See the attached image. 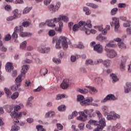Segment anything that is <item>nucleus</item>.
Instances as JSON below:
<instances>
[{"label":"nucleus","instance_id":"34","mask_svg":"<svg viewBox=\"0 0 131 131\" xmlns=\"http://www.w3.org/2000/svg\"><path fill=\"white\" fill-rule=\"evenodd\" d=\"M21 85L20 84H16L15 85H13L11 86V90L13 92H16V91H17L18 89H19V86Z\"/></svg>","mask_w":131,"mask_h":131},{"label":"nucleus","instance_id":"32","mask_svg":"<svg viewBox=\"0 0 131 131\" xmlns=\"http://www.w3.org/2000/svg\"><path fill=\"white\" fill-rule=\"evenodd\" d=\"M19 129H20V126H19L17 124H14V125L12 126L10 131H18Z\"/></svg>","mask_w":131,"mask_h":131},{"label":"nucleus","instance_id":"56","mask_svg":"<svg viewBox=\"0 0 131 131\" xmlns=\"http://www.w3.org/2000/svg\"><path fill=\"white\" fill-rule=\"evenodd\" d=\"M88 123L91 125H97V121L94 120H90Z\"/></svg>","mask_w":131,"mask_h":131},{"label":"nucleus","instance_id":"54","mask_svg":"<svg viewBox=\"0 0 131 131\" xmlns=\"http://www.w3.org/2000/svg\"><path fill=\"white\" fill-rule=\"evenodd\" d=\"M83 99H84V97H83V95H77V101H78V102H80V101H82Z\"/></svg>","mask_w":131,"mask_h":131},{"label":"nucleus","instance_id":"50","mask_svg":"<svg viewBox=\"0 0 131 131\" xmlns=\"http://www.w3.org/2000/svg\"><path fill=\"white\" fill-rule=\"evenodd\" d=\"M95 81H96V82H97L98 83H102V82H103V79L100 77H95Z\"/></svg>","mask_w":131,"mask_h":131},{"label":"nucleus","instance_id":"15","mask_svg":"<svg viewBox=\"0 0 131 131\" xmlns=\"http://www.w3.org/2000/svg\"><path fill=\"white\" fill-rule=\"evenodd\" d=\"M29 69L28 68V66L25 65L22 67L21 71V76L25 77V74L27 72L28 70Z\"/></svg>","mask_w":131,"mask_h":131},{"label":"nucleus","instance_id":"7","mask_svg":"<svg viewBox=\"0 0 131 131\" xmlns=\"http://www.w3.org/2000/svg\"><path fill=\"white\" fill-rule=\"evenodd\" d=\"M120 61V69L121 71H124L125 70V64H126V57L122 56Z\"/></svg>","mask_w":131,"mask_h":131},{"label":"nucleus","instance_id":"55","mask_svg":"<svg viewBox=\"0 0 131 131\" xmlns=\"http://www.w3.org/2000/svg\"><path fill=\"white\" fill-rule=\"evenodd\" d=\"M76 48H78V49H84V46H83V43H82V42H79V44L76 46Z\"/></svg>","mask_w":131,"mask_h":131},{"label":"nucleus","instance_id":"40","mask_svg":"<svg viewBox=\"0 0 131 131\" xmlns=\"http://www.w3.org/2000/svg\"><path fill=\"white\" fill-rule=\"evenodd\" d=\"M121 127V125H120V123H118L116 124V126H113L112 128V131H116L117 129H119Z\"/></svg>","mask_w":131,"mask_h":131},{"label":"nucleus","instance_id":"10","mask_svg":"<svg viewBox=\"0 0 131 131\" xmlns=\"http://www.w3.org/2000/svg\"><path fill=\"white\" fill-rule=\"evenodd\" d=\"M112 20L115 21L114 26L115 32H119V30H118V28H119L120 26L119 25V19L116 17H113Z\"/></svg>","mask_w":131,"mask_h":131},{"label":"nucleus","instance_id":"38","mask_svg":"<svg viewBox=\"0 0 131 131\" xmlns=\"http://www.w3.org/2000/svg\"><path fill=\"white\" fill-rule=\"evenodd\" d=\"M108 48H116V45L108 42L106 44L105 49H108Z\"/></svg>","mask_w":131,"mask_h":131},{"label":"nucleus","instance_id":"13","mask_svg":"<svg viewBox=\"0 0 131 131\" xmlns=\"http://www.w3.org/2000/svg\"><path fill=\"white\" fill-rule=\"evenodd\" d=\"M94 51L97 52L98 54H102L103 53V47L100 44H96L94 46Z\"/></svg>","mask_w":131,"mask_h":131},{"label":"nucleus","instance_id":"30","mask_svg":"<svg viewBox=\"0 0 131 131\" xmlns=\"http://www.w3.org/2000/svg\"><path fill=\"white\" fill-rule=\"evenodd\" d=\"M52 61L53 63L55 64H56L57 65H59V64H61V59L60 58H57L56 57H53L52 58Z\"/></svg>","mask_w":131,"mask_h":131},{"label":"nucleus","instance_id":"1","mask_svg":"<svg viewBox=\"0 0 131 131\" xmlns=\"http://www.w3.org/2000/svg\"><path fill=\"white\" fill-rule=\"evenodd\" d=\"M53 43L56 42L55 47L57 50H60V49H61V46H60L61 42L63 50H67L68 48V42L67 41V37L65 36L60 37L59 39H58L57 37H54L53 38Z\"/></svg>","mask_w":131,"mask_h":131},{"label":"nucleus","instance_id":"46","mask_svg":"<svg viewBox=\"0 0 131 131\" xmlns=\"http://www.w3.org/2000/svg\"><path fill=\"white\" fill-rule=\"evenodd\" d=\"M46 23H48L47 25L49 27H55L56 26V25L55 24H53L52 22L50 21V20H47Z\"/></svg>","mask_w":131,"mask_h":131},{"label":"nucleus","instance_id":"58","mask_svg":"<svg viewBox=\"0 0 131 131\" xmlns=\"http://www.w3.org/2000/svg\"><path fill=\"white\" fill-rule=\"evenodd\" d=\"M96 113L98 117L99 118V120L102 119V113H101V112L99 111H96Z\"/></svg>","mask_w":131,"mask_h":131},{"label":"nucleus","instance_id":"20","mask_svg":"<svg viewBox=\"0 0 131 131\" xmlns=\"http://www.w3.org/2000/svg\"><path fill=\"white\" fill-rule=\"evenodd\" d=\"M84 31H85L86 34H90V33H92L93 34H95V33H97V31L94 29H92L91 30L90 29H88L86 28H84Z\"/></svg>","mask_w":131,"mask_h":131},{"label":"nucleus","instance_id":"60","mask_svg":"<svg viewBox=\"0 0 131 131\" xmlns=\"http://www.w3.org/2000/svg\"><path fill=\"white\" fill-rule=\"evenodd\" d=\"M22 25L24 27H28L30 25V23L29 21H24L22 23Z\"/></svg>","mask_w":131,"mask_h":131},{"label":"nucleus","instance_id":"5","mask_svg":"<svg viewBox=\"0 0 131 131\" xmlns=\"http://www.w3.org/2000/svg\"><path fill=\"white\" fill-rule=\"evenodd\" d=\"M110 100L116 101V100H117V97H115L113 94H108L105 97V98L101 101V103H106L107 101H109Z\"/></svg>","mask_w":131,"mask_h":131},{"label":"nucleus","instance_id":"49","mask_svg":"<svg viewBox=\"0 0 131 131\" xmlns=\"http://www.w3.org/2000/svg\"><path fill=\"white\" fill-rule=\"evenodd\" d=\"M43 127L42 126V125H38L36 126V129L37 130V131H46V129L43 128Z\"/></svg>","mask_w":131,"mask_h":131},{"label":"nucleus","instance_id":"45","mask_svg":"<svg viewBox=\"0 0 131 131\" xmlns=\"http://www.w3.org/2000/svg\"><path fill=\"white\" fill-rule=\"evenodd\" d=\"M91 20H88L86 22L85 21V27H88L89 28H92V24Z\"/></svg>","mask_w":131,"mask_h":131},{"label":"nucleus","instance_id":"3","mask_svg":"<svg viewBox=\"0 0 131 131\" xmlns=\"http://www.w3.org/2000/svg\"><path fill=\"white\" fill-rule=\"evenodd\" d=\"M104 51L106 52L107 57L110 59H113L117 56V52L114 49H110L109 48L104 49Z\"/></svg>","mask_w":131,"mask_h":131},{"label":"nucleus","instance_id":"43","mask_svg":"<svg viewBox=\"0 0 131 131\" xmlns=\"http://www.w3.org/2000/svg\"><path fill=\"white\" fill-rule=\"evenodd\" d=\"M79 29V26L77 24H75L72 27V30L74 32H76V31H78Z\"/></svg>","mask_w":131,"mask_h":131},{"label":"nucleus","instance_id":"8","mask_svg":"<svg viewBox=\"0 0 131 131\" xmlns=\"http://www.w3.org/2000/svg\"><path fill=\"white\" fill-rule=\"evenodd\" d=\"M79 116L77 117V119L80 121H85L88 118V115L84 114V112H79Z\"/></svg>","mask_w":131,"mask_h":131},{"label":"nucleus","instance_id":"52","mask_svg":"<svg viewBox=\"0 0 131 131\" xmlns=\"http://www.w3.org/2000/svg\"><path fill=\"white\" fill-rule=\"evenodd\" d=\"M4 91L7 96H11L12 95V92L9 89L5 88Z\"/></svg>","mask_w":131,"mask_h":131},{"label":"nucleus","instance_id":"17","mask_svg":"<svg viewBox=\"0 0 131 131\" xmlns=\"http://www.w3.org/2000/svg\"><path fill=\"white\" fill-rule=\"evenodd\" d=\"M13 64H12V63L10 62H8L6 64V66L5 67V69L7 71V72H11L12 71V70H13Z\"/></svg>","mask_w":131,"mask_h":131},{"label":"nucleus","instance_id":"41","mask_svg":"<svg viewBox=\"0 0 131 131\" xmlns=\"http://www.w3.org/2000/svg\"><path fill=\"white\" fill-rule=\"evenodd\" d=\"M84 122H82L78 125V127L80 130L82 131L84 129Z\"/></svg>","mask_w":131,"mask_h":131},{"label":"nucleus","instance_id":"57","mask_svg":"<svg viewBox=\"0 0 131 131\" xmlns=\"http://www.w3.org/2000/svg\"><path fill=\"white\" fill-rule=\"evenodd\" d=\"M63 98H65V94H58L56 96V100H60L61 99H63Z\"/></svg>","mask_w":131,"mask_h":131},{"label":"nucleus","instance_id":"44","mask_svg":"<svg viewBox=\"0 0 131 131\" xmlns=\"http://www.w3.org/2000/svg\"><path fill=\"white\" fill-rule=\"evenodd\" d=\"M117 11H118V9L117 8H114L111 11V15L112 16H114L116 15V13H117Z\"/></svg>","mask_w":131,"mask_h":131},{"label":"nucleus","instance_id":"16","mask_svg":"<svg viewBox=\"0 0 131 131\" xmlns=\"http://www.w3.org/2000/svg\"><path fill=\"white\" fill-rule=\"evenodd\" d=\"M84 113L89 115V117H93L94 116V109L84 110Z\"/></svg>","mask_w":131,"mask_h":131},{"label":"nucleus","instance_id":"31","mask_svg":"<svg viewBox=\"0 0 131 131\" xmlns=\"http://www.w3.org/2000/svg\"><path fill=\"white\" fill-rule=\"evenodd\" d=\"M118 46L119 49H121V50H125L126 49V46L123 42L118 43Z\"/></svg>","mask_w":131,"mask_h":131},{"label":"nucleus","instance_id":"35","mask_svg":"<svg viewBox=\"0 0 131 131\" xmlns=\"http://www.w3.org/2000/svg\"><path fill=\"white\" fill-rule=\"evenodd\" d=\"M78 92H79V93H80V94H83L84 95H85V94H88V93H89V90H88V89H78Z\"/></svg>","mask_w":131,"mask_h":131},{"label":"nucleus","instance_id":"21","mask_svg":"<svg viewBox=\"0 0 131 131\" xmlns=\"http://www.w3.org/2000/svg\"><path fill=\"white\" fill-rule=\"evenodd\" d=\"M17 30H18V26H16L14 28V32L11 36L12 38H14V39H16V38H18V34H17Z\"/></svg>","mask_w":131,"mask_h":131},{"label":"nucleus","instance_id":"24","mask_svg":"<svg viewBox=\"0 0 131 131\" xmlns=\"http://www.w3.org/2000/svg\"><path fill=\"white\" fill-rule=\"evenodd\" d=\"M101 110L103 111V112L105 116H106V115H107V116H108V114H109V113H108V106H107L106 105H103L101 107Z\"/></svg>","mask_w":131,"mask_h":131},{"label":"nucleus","instance_id":"59","mask_svg":"<svg viewBox=\"0 0 131 131\" xmlns=\"http://www.w3.org/2000/svg\"><path fill=\"white\" fill-rule=\"evenodd\" d=\"M5 10L6 11H8V12H9L10 11H11L12 10V7H11V5H7L5 6Z\"/></svg>","mask_w":131,"mask_h":131},{"label":"nucleus","instance_id":"2","mask_svg":"<svg viewBox=\"0 0 131 131\" xmlns=\"http://www.w3.org/2000/svg\"><path fill=\"white\" fill-rule=\"evenodd\" d=\"M21 109V106L19 105H15L13 112H11L10 116L12 118H14V122L15 123H19V119L22 117V112L17 113L19 110Z\"/></svg>","mask_w":131,"mask_h":131},{"label":"nucleus","instance_id":"22","mask_svg":"<svg viewBox=\"0 0 131 131\" xmlns=\"http://www.w3.org/2000/svg\"><path fill=\"white\" fill-rule=\"evenodd\" d=\"M25 78V77H23V76L21 75L20 74V75L17 76V77L15 79L16 84H20V83L22 82V79Z\"/></svg>","mask_w":131,"mask_h":131},{"label":"nucleus","instance_id":"51","mask_svg":"<svg viewBox=\"0 0 131 131\" xmlns=\"http://www.w3.org/2000/svg\"><path fill=\"white\" fill-rule=\"evenodd\" d=\"M41 75H46L48 73V70L47 69H42L40 71Z\"/></svg>","mask_w":131,"mask_h":131},{"label":"nucleus","instance_id":"6","mask_svg":"<svg viewBox=\"0 0 131 131\" xmlns=\"http://www.w3.org/2000/svg\"><path fill=\"white\" fill-rule=\"evenodd\" d=\"M96 126L97 127H98V128L103 129V128L106 126V120L105 119V118L100 119L96 124Z\"/></svg>","mask_w":131,"mask_h":131},{"label":"nucleus","instance_id":"48","mask_svg":"<svg viewBox=\"0 0 131 131\" xmlns=\"http://www.w3.org/2000/svg\"><path fill=\"white\" fill-rule=\"evenodd\" d=\"M85 21H80L78 23V26L79 27H81V26H83V30L84 31V28H85Z\"/></svg>","mask_w":131,"mask_h":131},{"label":"nucleus","instance_id":"61","mask_svg":"<svg viewBox=\"0 0 131 131\" xmlns=\"http://www.w3.org/2000/svg\"><path fill=\"white\" fill-rule=\"evenodd\" d=\"M23 27L22 26H20L19 27H17V32H18V33H21V32H23Z\"/></svg>","mask_w":131,"mask_h":131},{"label":"nucleus","instance_id":"26","mask_svg":"<svg viewBox=\"0 0 131 131\" xmlns=\"http://www.w3.org/2000/svg\"><path fill=\"white\" fill-rule=\"evenodd\" d=\"M19 35L21 37H24L25 36H31L32 34L27 32H21V33H19Z\"/></svg>","mask_w":131,"mask_h":131},{"label":"nucleus","instance_id":"33","mask_svg":"<svg viewBox=\"0 0 131 131\" xmlns=\"http://www.w3.org/2000/svg\"><path fill=\"white\" fill-rule=\"evenodd\" d=\"M111 77L113 79V82H116L118 81V78H117V76L114 74H111L110 75Z\"/></svg>","mask_w":131,"mask_h":131},{"label":"nucleus","instance_id":"19","mask_svg":"<svg viewBox=\"0 0 131 131\" xmlns=\"http://www.w3.org/2000/svg\"><path fill=\"white\" fill-rule=\"evenodd\" d=\"M96 39L99 40V41H105L108 42V40H107V37L103 36L102 35H99L96 37Z\"/></svg>","mask_w":131,"mask_h":131},{"label":"nucleus","instance_id":"47","mask_svg":"<svg viewBox=\"0 0 131 131\" xmlns=\"http://www.w3.org/2000/svg\"><path fill=\"white\" fill-rule=\"evenodd\" d=\"M58 111H65L66 110V106L65 105H61L58 107Z\"/></svg>","mask_w":131,"mask_h":131},{"label":"nucleus","instance_id":"18","mask_svg":"<svg viewBox=\"0 0 131 131\" xmlns=\"http://www.w3.org/2000/svg\"><path fill=\"white\" fill-rule=\"evenodd\" d=\"M60 69L58 67H55L53 68V74L55 76H58L61 72L60 71Z\"/></svg>","mask_w":131,"mask_h":131},{"label":"nucleus","instance_id":"53","mask_svg":"<svg viewBox=\"0 0 131 131\" xmlns=\"http://www.w3.org/2000/svg\"><path fill=\"white\" fill-rule=\"evenodd\" d=\"M130 26V21L127 20L123 23L124 27H129Z\"/></svg>","mask_w":131,"mask_h":131},{"label":"nucleus","instance_id":"28","mask_svg":"<svg viewBox=\"0 0 131 131\" xmlns=\"http://www.w3.org/2000/svg\"><path fill=\"white\" fill-rule=\"evenodd\" d=\"M83 11L84 12L85 15H91V10L87 7L84 6L83 7Z\"/></svg>","mask_w":131,"mask_h":131},{"label":"nucleus","instance_id":"62","mask_svg":"<svg viewBox=\"0 0 131 131\" xmlns=\"http://www.w3.org/2000/svg\"><path fill=\"white\" fill-rule=\"evenodd\" d=\"M103 62H104V61H103V59H98L97 60V61H95V65H98L99 64H101V63H103Z\"/></svg>","mask_w":131,"mask_h":131},{"label":"nucleus","instance_id":"42","mask_svg":"<svg viewBox=\"0 0 131 131\" xmlns=\"http://www.w3.org/2000/svg\"><path fill=\"white\" fill-rule=\"evenodd\" d=\"M18 97H19V93L16 92L12 94L11 98L12 99V100H15V99H17Z\"/></svg>","mask_w":131,"mask_h":131},{"label":"nucleus","instance_id":"36","mask_svg":"<svg viewBox=\"0 0 131 131\" xmlns=\"http://www.w3.org/2000/svg\"><path fill=\"white\" fill-rule=\"evenodd\" d=\"M26 45H27V42H26V41H24L22 43L20 44V49L25 50V49H26Z\"/></svg>","mask_w":131,"mask_h":131},{"label":"nucleus","instance_id":"29","mask_svg":"<svg viewBox=\"0 0 131 131\" xmlns=\"http://www.w3.org/2000/svg\"><path fill=\"white\" fill-rule=\"evenodd\" d=\"M102 64L105 67H106V68H108V67H110V60L106 59L105 60H103Z\"/></svg>","mask_w":131,"mask_h":131},{"label":"nucleus","instance_id":"4","mask_svg":"<svg viewBox=\"0 0 131 131\" xmlns=\"http://www.w3.org/2000/svg\"><path fill=\"white\" fill-rule=\"evenodd\" d=\"M107 120H116V119H120V115L114 112H110L106 117Z\"/></svg>","mask_w":131,"mask_h":131},{"label":"nucleus","instance_id":"63","mask_svg":"<svg viewBox=\"0 0 131 131\" xmlns=\"http://www.w3.org/2000/svg\"><path fill=\"white\" fill-rule=\"evenodd\" d=\"M48 34H49V36H54V35H55V34H56V33L55 32L54 30H51L49 31Z\"/></svg>","mask_w":131,"mask_h":131},{"label":"nucleus","instance_id":"39","mask_svg":"<svg viewBox=\"0 0 131 131\" xmlns=\"http://www.w3.org/2000/svg\"><path fill=\"white\" fill-rule=\"evenodd\" d=\"M18 16L16 15H13L12 16H9L7 18V21H13L15 19H17Z\"/></svg>","mask_w":131,"mask_h":131},{"label":"nucleus","instance_id":"37","mask_svg":"<svg viewBox=\"0 0 131 131\" xmlns=\"http://www.w3.org/2000/svg\"><path fill=\"white\" fill-rule=\"evenodd\" d=\"M32 9V7H26L24 9L23 14H28V13H29L30 11Z\"/></svg>","mask_w":131,"mask_h":131},{"label":"nucleus","instance_id":"27","mask_svg":"<svg viewBox=\"0 0 131 131\" xmlns=\"http://www.w3.org/2000/svg\"><path fill=\"white\" fill-rule=\"evenodd\" d=\"M85 64L86 65H91L92 66H94V65H95V61L94 62V60L91 59H86L85 60Z\"/></svg>","mask_w":131,"mask_h":131},{"label":"nucleus","instance_id":"9","mask_svg":"<svg viewBox=\"0 0 131 131\" xmlns=\"http://www.w3.org/2000/svg\"><path fill=\"white\" fill-rule=\"evenodd\" d=\"M63 21L66 23H67L69 21V18L67 16H62L60 15L58 18H54L53 19V22H56V21Z\"/></svg>","mask_w":131,"mask_h":131},{"label":"nucleus","instance_id":"23","mask_svg":"<svg viewBox=\"0 0 131 131\" xmlns=\"http://www.w3.org/2000/svg\"><path fill=\"white\" fill-rule=\"evenodd\" d=\"M86 6H87V7L92 8V9H98V8H99V6L98 5L93 3H86Z\"/></svg>","mask_w":131,"mask_h":131},{"label":"nucleus","instance_id":"12","mask_svg":"<svg viewBox=\"0 0 131 131\" xmlns=\"http://www.w3.org/2000/svg\"><path fill=\"white\" fill-rule=\"evenodd\" d=\"M69 87V79H64L60 84V88L62 90H67Z\"/></svg>","mask_w":131,"mask_h":131},{"label":"nucleus","instance_id":"11","mask_svg":"<svg viewBox=\"0 0 131 131\" xmlns=\"http://www.w3.org/2000/svg\"><path fill=\"white\" fill-rule=\"evenodd\" d=\"M93 101H94L93 97H89L86 100L81 101L80 104L82 106H89V105H91V102H93Z\"/></svg>","mask_w":131,"mask_h":131},{"label":"nucleus","instance_id":"25","mask_svg":"<svg viewBox=\"0 0 131 131\" xmlns=\"http://www.w3.org/2000/svg\"><path fill=\"white\" fill-rule=\"evenodd\" d=\"M48 8L49 9V11L51 12V13H54L57 12L58 11L57 9H56L55 7L54 6V5L51 4L49 7Z\"/></svg>","mask_w":131,"mask_h":131},{"label":"nucleus","instance_id":"14","mask_svg":"<svg viewBox=\"0 0 131 131\" xmlns=\"http://www.w3.org/2000/svg\"><path fill=\"white\" fill-rule=\"evenodd\" d=\"M129 91H131V83L127 82L124 86V93L128 94V93H129Z\"/></svg>","mask_w":131,"mask_h":131},{"label":"nucleus","instance_id":"64","mask_svg":"<svg viewBox=\"0 0 131 131\" xmlns=\"http://www.w3.org/2000/svg\"><path fill=\"white\" fill-rule=\"evenodd\" d=\"M126 32L128 35H131V27L126 29Z\"/></svg>","mask_w":131,"mask_h":131}]
</instances>
